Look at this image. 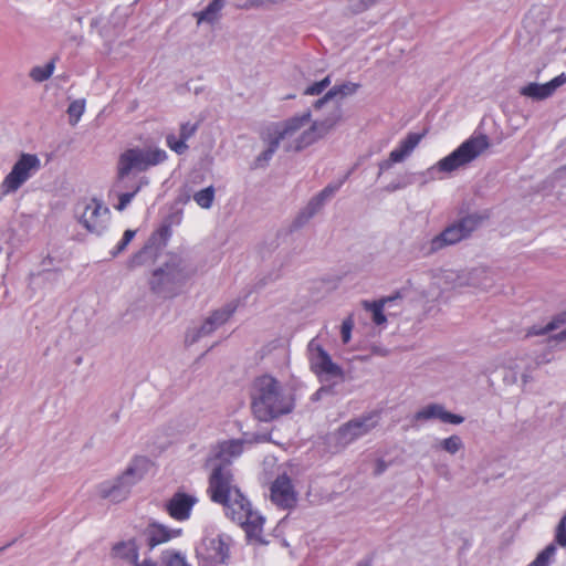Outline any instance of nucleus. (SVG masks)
Returning <instances> with one entry per match:
<instances>
[{"label":"nucleus","instance_id":"nucleus-41","mask_svg":"<svg viewBox=\"0 0 566 566\" xmlns=\"http://www.w3.org/2000/svg\"><path fill=\"white\" fill-rule=\"evenodd\" d=\"M166 145L177 155H182L188 150L187 142L179 136L177 137L175 134H168L166 136Z\"/></svg>","mask_w":566,"mask_h":566},{"label":"nucleus","instance_id":"nucleus-25","mask_svg":"<svg viewBox=\"0 0 566 566\" xmlns=\"http://www.w3.org/2000/svg\"><path fill=\"white\" fill-rule=\"evenodd\" d=\"M401 298H402V295L400 294V292H397L394 295L382 297V298L374 301V302L364 301L363 306L366 311H368L373 314V322L379 326L387 322V318L384 314V308L386 306H390L391 304L396 303L397 301H400Z\"/></svg>","mask_w":566,"mask_h":566},{"label":"nucleus","instance_id":"nucleus-37","mask_svg":"<svg viewBox=\"0 0 566 566\" xmlns=\"http://www.w3.org/2000/svg\"><path fill=\"white\" fill-rule=\"evenodd\" d=\"M556 554L555 544L547 545L528 566H549Z\"/></svg>","mask_w":566,"mask_h":566},{"label":"nucleus","instance_id":"nucleus-38","mask_svg":"<svg viewBox=\"0 0 566 566\" xmlns=\"http://www.w3.org/2000/svg\"><path fill=\"white\" fill-rule=\"evenodd\" d=\"M84 111H85V101L84 99H75L69 105L66 112L69 115L70 124L72 126L76 125L80 122L82 115L84 114Z\"/></svg>","mask_w":566,"mask_h":566},{"label":"nucleus","instance_id":"nucleus-53","mask_svg":"<svg viewBox=\"0 0 566 566\" xmlns=\"http://www.w3.org/2000/svg\"><path fill=\"white\" fill-rule=\"evenodd\" d=\"M135 566H157V564L151 559H144L142 563H137Z\"/></svg>","mask_w":566,"mask_h":566},{"label":"nucleus","instance_id":"nucleus-14","mask_svg":"<svg viewBox=\"0 0 566 566\" xmlns=\"http://www.w3.org/2000/svg\"><path fill=\"white\" fill-rule=\"evenodd\" d=\"M266 440L265 434L256 433H243V437L240 439L224 440L218 443L210 462L229 461L232 464V460L239 458L243 453L245 444L259 443Z\"/></svg>","mask_w":566,"mask_h":566},{"label":"nucleus","instance_id":"nucleus-18","mask_svg":"<svg viewBox=\"0 0 566 566\" xmlns=\"http://www.w3.org/2000/svg\"><path fill=\"white\" fill-rule=\"evenodd\" d=\"M312 114L311 111H305L300 115L292 116L284 122L273 123L269 125L266 128L279 138V140L283 142L293 137L297 134L302 128L311 123Z\"/></svg>","mask_w":566,"mask_h":566},{"label":"nucleus","instance_id":"nucleus-15","mask_svg":"<svg viewBox=\"0 0 566 566\" xmlns=\"http://www.w3.org/2000/svg\"><path fill=\"white\" fill-rule=\"evenodd\" d=\"M109 220V210L102 201L93 198L84 206L80 216V223L91 233L101 235L106 229Z\"/></svg>","mask_w":566,"mask_h":566},{"label":"nucleus","instance_id":"nucleus-30","mask_svg":"<svg viewBox=\"0 0 566 566\" xmlns=\"http://www.w3.org/2000/svg\"><path fill=\"white\" fill-rule=\"evenodd\" d=\"M325 202L326 201L318 193L314 196L295 218L294 227L301 228L307 223L323 208Z\"/></svg>","mask_w":566,"mask_h":566},{"label":"nucleus","instance_id":"nucleus-47","mask_svg":"<svg viewBox=\"0 0 566 566\" xmlns=\"http://www.w3.org/2000/svg\"><path fill=\"white\" fill-rule=\"evenodd\" d=\"M199 124L198 123H191V122H185L181 123L180 129H179V137L186 142H188L198 130Z\"/></svg>","mask_w":566,"mask_h":566},{"label":"nucleus","instance_id":"nucleus-49","mask_svg":"<svg viewBox=\"0 0 566 566\" xmlns=\"http://www.w3.org/2000/svg\"><path fill=\"white\" fill-rule=\"evenodd\" d=\"M555 539L560 546H566V515L558 523Z\"/></svg>","mask_w":566,"mask_h":566},{"label":"nucleus","instance_id":"nucleus-51","mask_svg":"<svg viewBox=\"0 0 566 566\" xmlns=\"http://www.w3.org/2000/svg\"><path fill=\"white\" fill-rule=\"evenodd\" d=\"M137 180H138V178H137V179H132V178H129V176H128L127 178H125V182H124L120 187H119V185H118V181L116 182V186H115V187H116V190H120V191H123V190L125 189L126 191H129V190H132V189H133V186L135 185V182H136Z\"/></svg>","mask_w":566,"mask_h":566},{"label":"nucleus","instance_id":"nucleus-44","mask_svg":"<svg viewBox=\"0 0 566 566\" xmlns=\"http://www.w3.org/2000/svg\"><path fill=\"white\" fill-rule=\"evenodd\" d=\"M329 84H331V77L326 76L323 80L308 85L304 90V95H312V96L319 95L329 86Z\"/></svg>","mask_w":566,"mask_h":566},{"label":"nucleus","instance_id":"nucleus-43","mask_svg":"<svg viewBox=\"0 0 566 566\" xmlns=\"http://www.w3.org/2000/svg\"><path fill=\"white\" fill-rule=\"evenodd\" d=\"M164 563L165 566H190L187 563L185 555L178 552H167L164 555Z\"/></svg>","mask_w":566,"mask_h":566},{"label":"nucleus","instance_id":"nucleus-6","mask_svg":"<svg viewBox=\"0 0 566 566\" xmlns=\"http://www.w3.org/2000/svg\"><path fill=\"white\" fill-rule=\"evenodd\" d=\"M167 158L166 150L158 147H133L126 149L119 155L117 161L119 187L130 174L146 171L150 167L164 163Z\"/></svg>","mask_w":566,"mask_h":566},{"label":"nucleus","instance_id":"nucleus-11","mask_svg":"<svg viewBox=\"0 0 566 566\" xmlns=\"http://www.w3.org/2000/svg\"><path fill=\"white\" fill-rule=\"evenodd\" d=\"M379 419L377 411H370L343 423L335 433L337 444L347 447L365 437L378 426Z\"/></svg>","mask_w":566,"mask_h":566},{"label":"nucleus","instance_id":"nucleus-19","mask_svg":"<svg viewBox=\"0 0 566 566\" xmlns=\"http://www.w3.org/2000/svg\"><path fill=\"white\" fill-rule=\"evenodd\" d=\"M271 500L282 509H292L296 504V493L286 474L279 475L271 485Z\"/></svg>","mask_w":566,"mask_h":566},{"label":"nucleus","instance_id":"nucleus-32","mask_svg":"<svg viewBox=\"0 0 566 566\" xmlns=\"http://www.w3.org/2000/svg\"><path fill=\"white\" fill-rule=\"evenodd\" d=\"M149 179L146 176H142L133 186V189L129 191H120L117 190L118 203L115 206V209L118 211H123L127 208V206L132 202L134 197L140 191V189L145 186H148Z\"/></svg>","mask_w":566,"mask_h":566},{"label":"nucleus","instance_id":"nucleus-2","mask_svg":"<svg viewBox=\"0 0 566 566\" xmlns=\"http://www.w3.org/2000/svg\"><path fill=\"white\" fill-rule=\"evenodd\" d=\"M191 274L189 264L182 258L174 255L153 271L149 289L159 298H174L182 292Z\"/></svg>","mask_w":566,"mask_h":566},{"label":"nucleus","instance_id":"nucleus-58","mask_svg":"<svg viewBox=\"0 0 566 566\" xmlns=\"http://www.w3.org/2000/svg\"><path fill=\"white\" fill-rule=\"evenodd\" d=\"M357 566H369L368 563H359Z\"/></svg>","mask_w":566,"mask_h":566},{"label":"nucleus","instance_id":"nucleus-12","mask_svg":"<svg viewBox=\"0 0 566 566\" xmlns=\"http://www.w3.org/2000/svg\"><path fill=\"white\" fill-rule=\"evenodd\" d=\"M40 166L41 163L36 155L22 154L2 181L4 192H15L40 169Z\"/></svg>","mask_w":566,"mask_h":566},{"label":"nucleus","instance_id":"nucleus-57","mask_svg":"<svg viewBox=\"0 0 566 566\" xmlns=\"http://www.w3.org/2000/svg\"><path fill=\"white\" fill-rule=\"evenodd\" d=\"M328 391V389H326L325 387H322L319 388L316 392H315V396H319L322 392H326Z\"/></svg>","mask_w":566,"mask_h":566},{"label":"nucleus","instance_id":"nucleus-3","mask_svg":"<svg viewBox=\"0 0 566 566\" xmlns=\"http://www.w3.org/2000/svg\"><path fill=\"white\" fill-rule=\"evenodd\" d=\"M481 217L468 214L450 223L440 233L432 238H423L415 244L418 256L428 258L462 240H465L479 227Z\"/></svg>","mask_w":566,"mask_h":566},{"label":"nucleus","instance_id":"nucleus-24","mask_svg":"<svg viewBox=\"0 0 566 566\" xmlns=\"http://www.w3.org/2000/svg\"><path fill=\"white\" fill-rule=\"evenodd\" d=\"M112 556L128 565H136L139 559V547L136 539L130 538L116 543L112 547Z\"/></svg>","mask_w":566,"mask_h":566},{"label":"nucleus","instance_id":"nucleus-29","mask_svg":"<svg viewBox=\"0 0 566 566\" xmlns=\"http://www.w3.org/2000/svg\"><path fill=\"white\" fill-rule=\"evenodd\" d=\"M262 140L268 145L266 149L263 150L255 159L256 167L265 166L273 157L275 151L279 149L281 140L274 136L268 128L261 134Z\"/></svg>","mask_w":566,"mask_h":566},{"label":"nucleus","instance_id":"nucleus-8","mask_svg":"<svg viewBox=\"0 0 566 566\" xmlns=\"http://www.w3.org/2000/svg\"><path fill=\"white\" fill-rule=\"evenodd\" d=\"M145 459H136L124 471V473L112 481H104L97 485V494L113 503H120L127 499L132 488L138 483L143 476V464Z\"/></svg>","mask_w":566,"mask_h":566},{"label":"nucleus","instance_id":"nucleus-20","mask_svg":"<svg viewBox=\"0 0 566 566\" xmlns=\"http://www.w3.org/2000/svg\"><path fill=\"white\" fill-rule=\"evenodd\" d=\"M438 419L443 423L460 424L464 421V418L460 415L452 413L440 403H429L423 408L419 409L413 415V421L422 422L428 420Z\"/></svg>","mask_w":566,"mask_h":566},{"label":"nucleus","instance_id":"nucleus-35","mask_svg":"<svg viewBox=\"0 0 566 566\" xmlns=\"http://www.w3.org/2000/svg\"><path fill=\"white\" fill-rule=\"evenodd\" d=\"M216 190L209 186L193 193L195 202L202 209H210L213 205Z\"/></svg>","mask_w":566,"mask_h":566},{"label":"nucleus","instance_id":"nucleus-22","mask_svg":"<svg viewBox=\"0 0 566 566\" xmlns=\"http://www.w3.org/2000/svg\"><path fill=\"white\" fill-rule=\"evenodd\" d=\"M198 499L184 492H177L166 503L168 514L177 521H186L190 517V513Z\"/></svg>","mask_w":566,"mask_h":566},{"label":"nucleus","instance_id":"nucleus-27","mask_svg":"<svg viewBox=\"0 0 566 566\" xmlns=\"http://www.w3.org/2000/svg\"><path fill=\"white\" fill-rule=\"evenodd\" d=\"M208 552L210 559L216 564H227L230 558V547L226 538L219 535L209 539Z\"/></svg>","mask_w":566,"mask_h":566},{"label":"nucleus","instance_id":"nucleus-4","mask_svg":"<svg viewBox=\"0 0 566 566\" xmlns=\"http://www.w3.org/2000/svg\"><path fill=\"white\" fill-rule=\"evenodd\" d=\"M494 284V275L486 268H475L470 271L446 270L433 277L432 286L440 290L439 293H431L432 297L441 298L447 291L472 286L488 291Z\"/></svg>","mask_w":566,"mask_h":566},{"label":"nucleus","instance_id":"nucleus-17","mask_svg":"<svg viewBox=\"0 0 566 566\" xmlns=\"http://www.w3.org/2000/svg\"><path fill=\"white\" fill-rule=\"evenodd\" d=\"M422 136L423 135L419 133H409L402 140H400L398 146L390 151L388 159L378 164V176L390 169L394 164L401 163L408 158L421 142Z\"/></svg>","mask_w":566,"mask_h":566},{"label":"nucleus","instance_id":"nucleus-16","mask_svg":"<svg viewBox=\"0 0 566 566\" xmlns=\"http://www.w3.org/2000/svg\"><path fill=\"white\" fill-rule=\"evenodd\" d=\"M235 310L237 305L234 303H229L222 308L214 311L209 317L206 318V321L198 329L187 333L186 343L193 344L201 337L210 335L219 326L224 324L232 316Z\"/></svg>","mask_w":566,"mask_h":566},{"label":"nucleus","instance_id":"nucleus-13","mask_svg":"<svg viewBox=\"0 0 566 566\" xmlns=\"http://www.w3.org/2000/svg\"><path fill=\"white\" fill-rule=\"evenodd\" d=\"M342 111L338 106L332 116L323 120H314L308 128L304 129L293 144L286 145L285 150H302L324 137L340 119Z\"/></svg>","mask_w":566,"mask_h":566},{"label":"nucleus","instance_id":"nucleus-23","mask_svg":"<svg viewBox=\"0 0 566 566\" xmlns=\"http://www.w3.org/2000/svg\"><path fill=\"white\" fill-rule=\"evenodd\" d=\"M181 530H171L167 526L153 522L144 531L147 545L150 549L156 546L169 542L171 538L177 537Z\"/></svg>","mask_w":566,"mask_h":566},{"label":"nucleus","instance_id":"nucleus-34","mask_svg":"<svg viewBox=\"0 0 566 566\" xmlns=\"http://www.w3.org/2000/svg\"><path fill=\"white\" fill-rule=\"evenodd\" d=\"M55 70V60H51L44 65H35L30 70L29 76L36 83L49 80Z\"/></svg>","mask_w":566,"mask_h":566},{"label":"nucleus","instance_id":"nucleus-36","mask_svg":"<svg viewBox=\"0 0 566 566\" xmlns=\"http://www.w3.org/2000/svg\"><path fill=\"white\" fill-rule=\"evenodd\" d=\"M438 448L453 455L458 453L460 450H462L464 448V444L461 437H459L458 434H452L446 439H442L439 442Z\"/></svg>","mask_w":566,"mask_h":566},{"label":"nucleus","instance_id":"nucleus-7","mask_svg":"<svg viewBox=\"0 0 566 566\" xmlns=\"http://www.w3.org/2000/svg\"><path fill=\"white\" fill-rule=\"evenodd\" d=\"M221 504L224 507L227 517L243 527L249 538L261 541L264 517L259 512L252 510L251 503L240 490H234V494L230 495L227 502Z\"/></svg>","mask_w":566,"mask_h":566},{"label":"nucleus","instance_id":"nucleus-26","mask_svg":"<svg viewBox=\"0 0 566 566\" xmlns=\"http://www.w3.org/2000/svg\"><path fill=\"white\" fill-rule=\"evenodd\" d=\"M358 87L359 84L353 82H345L343 84L335 85L323 97L315 101L313 106L315 109H319L323 107L325 103L335 97L344 98L346 96L355 94Z\"/></svg>","mask_w":566,"mask_h":566},{"label":"nucleus","instance_id":"nucleus-42","mask_svg":"<svg viewBox=\"0 0 566 566\" xmlns=\"http://www.w3.org/2000/svg\"><path fill=\"white\" fill-rule=\"evenodd\" d=\"M348 10L352 13H361L373 6H375L379 0H346Z\"/></svg>","mask_w":566,"mask_h":566},{"label":"nucleus","instance_id":"nucleus-55","mask_svg":"<svg viewBox=\"0 0 566 566\" xmlns=\"http://www.w3.org/2000/svg\"><path fill=\"white\" fill-rule=\"evenodd\" d=\"M53 263V258L48 255L45 259H43L42 264L43 265H51Z\"/></svg>","mask_w":566,"mask_h":566},{"label":"nucleus","instance_id":"nucleus-31","mask_svg":"<svg viewBox=\"0 0 566 566\" xmlns=\"http://www.w3.org/2000/svg\"><path fill=\"white\" fill-rule=\"evenodd\" d=\"M325 202L326 201L318 193L314 196L295 218L294 227L301 228L307 223L323 208Z\"/></svg>","mask_w":566,"mask_h":566},{"label":"nucleus","instance_id":"nucleus-5","mask_svg":"<svg viewBox=\"0 0 566 566\" xmlns=\"http://www.w3.org/2000/svg\"><path fill=\"white\" fill-rule=\"evenodd\" d=\"M490 146L489 137L484 134L472 135L451 154L440 159L428 169V175L436 178L438 172L450 174L475 160Z\"/></svg>","mask_w":566,"mask_h":566},{"label":"nucleus","instance_id":"nucleus-9","mask_svg":"<svg viewBox=\"0 0 566 566\" xmlns=\"http://www.w3.org/2000/svg\"><path fill=\"white\" fill-rule=\"evenodd\" d=\"M307 356L311 370L321 381L344 378L343 368L333 361L331 355L317 342V338L310 340L307 345Z\"/></svg>","mask_w":566,"mask_h":566},{"label":"nucleus","instance_id":"nucleus-40","mask_svg":"<svg viewBox=\"0 0 566 566\" xmlns=\"http://www.w3.org/2000/svg\"><path fill=\"white\" fill-rule=\"evenodd\" d=\"M354 169L347 171L338 181L328 184L324 189H322L318 195L327 201L332 198L345 184V181L349 178Z\"/></svg>","mask_w":566,"mask_h":566},{"label":"nucleus","instance_id":"nucleus-45","mask_svg":"<svg viewBox=\"0 0 566 566\" xmlns=\"http://www.w3.org/2000/svg\"><path fill=\"white\" fill-rule=\"evenodd\" d=\"M135 234H136L135 230L127 229L124 232L123 238L120 239V241L111 251V254L113 256H117L119 253H122L127 248L129 242L134 239Z\"/></svg>","mask_w":566,"mask_h":566},{"label":"nucleus","instance_id":"nucleus-54","mask_svg":"<svg viewBox=\"0 0 566 566\" xmlns=\"http://www.w3.org/2000/svg\"><path fill=\"white\" fill-rule=\"evenodd\" d=\"M386 470V464L384 461H378L376 473L381 474Z\"/></svg>","mask_w":566,"mask_h":566},{"label":"nucleus","instance_id":"nucleus-59","mask_svg":"<svg viewBox=\"0 0 566 566\" xmlns=\"http://www.w3.org/2000/svg\"><path fill=\"white\" fill-rule=\"evenodd\" d=\"M7 548V546H3L0 548V552H3Z\"/></svg>","mask_w":566,"mask_h":566},{"label":"nucleus","instance_id":"nucleus-50","mask_svg":"<svg viewBox=\"0 0 566 566\" xmlns=\"http://www.w3.org/2000/svg\"><path fill=\"white\" fill-rule=\"evenodd\" d=\"M411 184V180L408 176H405L402 179L390 182L385 189L388 192H394L399 189H402Z\"/></svg>","mask_w":566,"mask_h":566},{"label":"nucleus","instance_id":"nucleus-46","mask_svg":"<svg viewBox=\"0 0 566 566\" xmlns=\"http://www.w3.org/2000/svg\"><path fill=\"white\" fill-rule=\"evenodd\" d=\"M151 248L146 245L129 259V268H136L143 265L146 260L150 256Z\"/></svg>","mask_w":566,"mask_h":566},{"label":"nucleus","instance_id":"nucleus-33","mask_svg":"<svg viewBox=\"0 0 566 566\" xmlns=\"http://www.w3.org/2000/svg\"><path fill=\"white\" fill-rule=\"evenodd\" d=\"M565 323H566V310L563 311L562 313L557 314L544 327L532 326L531 328H528L526 336L545 335V334L558 328L560 325H563Z\"/></svg>","mask_w":566,"mask_h":566},{"label":"nucleus","instance_id":"nucleus-39","mask_svg":"<svg viewBox=\"0 0 566 566\" xmlns=\"http://www.w3.org/2000/svg\"><path fill=\"white\" fill-rule=\"evenodd\" d=\"M354 169L347 171L338 181L328 184L324 189H322L318 195L327 201L332 198L345 184V181L349 178Z\"/></svg>","mask_w":566,"mask_h":566},{"label":"nucleus","instance_id":"nucleus-10","mask_svg":"<svg viewBox=\"0 0 566 566\" xmlns=\"http://www.w3.org/2000/svg\"><path fill=\"white\" fill-rule=\"evenodd\" d=\"M210 463L212 465L208 488L210 499L214 503H226L228 497L234 494V490H240L234 483L232 465L229 461Z\"/></svg>","mask_w":566,"mask_h":566},{"label":"nucleus","instance_id":"nucleus-28","mask_svg":"<svg viewBox=\"0 0 566 566\" xmlns=\"http://www.w3.org/2000/svg\"><path fill=\"white\" fill-rule=\"evenodd\" d=\"M226 6V0H212L203 10L196 12L197 23H207L213 25L221 19V11Z\"/></svg>","mask_w":566,"mask_h":566},{"label":"nucleus","instance_id":"nucleus-56","mask_svg":"<svg viewBox=\"0 0 566 566\" xmlns=\"http://www.w3.org/2000/svg\"><path fill=\"white\" fill-rule=\"evenodd\" d=\"M159 233H160L161 237H167L169 234V228L168 227H163L159 230Z\"/></svg>","mask_w":566,"mask_h":566},{"label":"nucleus","instance_id":"nucleus-52","mask_svg":"<svg viewBox=\"0 0 566 566\" xmlns=\"http://www.w3.org/2000/svg\"><path fill=\"white\" fill-rule=\"evenodd\" d=\"M552 339L555 342L566 340V328L564 331L559 332L558 334H555L554 336H552Z\"/></svg>","mask_w":566,"mask_h":566},{"label":"nucleus","instance_id":"nucleus-21","mask_svg":"<svg viewBox=\"0 0 566 566\" xmlns=\"http://www.w3.org/2000/svg\"><path fill=\"white\" fill-rule=\"evenodd\" d=\"M566 83V74L562 73L547 83H528L521 87L520 94L534 101H543L552 96L555 91Z\"/></svg>","mask_w":566,"mask_h":566},{"label":"nucleus","instance_id":"nucleus-1","mask_svg":"<svg viewBox=\"0 0 566 566\" xmlns=\"http://www.w3.org/2000/svg\"><path fill=\"white\" fill-rule=\"evenodd\" d=\"M251 400L254 417L263 422L290 413L294 408L292 396L276 378L268 374L253 380Z\"/></svg>","mask_w":566,"mask_h":566},{"label":"nucleus","instance_id":"nucleus-48","mask_svg":"<svg viewBox=\"0 0 566 566\" xmlns=\"http://www.w3.org/2000/svg\"><path fill=\"white\" fill-rule=\"evenodd\" d=\"M353 327H354V319L352 316H348L347 318H345L343 321L342 326H340V335H342V340L344 344L349 343L350 337H352Z\"/></svg>","mask_w":566,"mask_h":566}]
</instances>
